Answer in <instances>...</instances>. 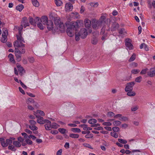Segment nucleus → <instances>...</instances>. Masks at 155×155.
<instances>
[{
  "mask_svg": "<svg viewBox=\"0 0 155 155\" xmlns=\"http://www.w3.org/2000/svg\"><path fill=\"white\" fill-rule=\"evenodd\" d=\"M110 20L109 19H106L105 16L103 15L101 16L99 20H97L95 19L92 20V27L95 30L102 27L101 29V32L103 31L104 33L105 30L104 27L105 24L106 23L108 25L110 23Z\"/></svg>",
  "mask_w": 155,
  "mask_h": 155,
  "instance_id": "1",
  "label": "nucleus"
},
{
  "mask_svg": "<svg viewBox=\"0 0 155 155\" xmlns=\"http://www.w3.org/2000/svg\"><path fill=\"white\" fill-rule=\"evenodd\" d=\"M79 24L83 25V21L78 20L76 21H72L70 23L67 29V34L69 36L72 37L74 36V31L77 30Z\"/></svg>",
  "mask_w": 155,
  "mask_h": 155,
  "instance_id": "2",
  "label": "nucleus"
},
{
  "mask_svg": "<svg viewBox=\"0 0 155 155\" xmlns=\"http://www.w3.org/2000/svg\"><path fill=\"white\" fill-rule=\"evenodd\" d=\"M41 22L44 25H47V28L49 31L51 30L53 28V24L51 20L48 21V18L46 16H42L40 19Z\"/></svg>",
  "mask_w": 155,
  "mask_h": 155,
  "instance_id": "3",
  "label": "nucleus"
},
{
  "mask_svg": "<svg viewBox=\"0 0 155 155\" xmlns=\"http://www.w3.org/2000/svg\"><path fill=\"white\" fill-rule=\"evenodd\" d=\"M15 48V51L18 52L21 54L25 53V44L20 43L18 44L17 41H14L13 44Z\"/></svg>",
  "mask_w": 155,
  "mask_h": 155,
  "instance_id": "4",
  "label": "nucleus"
},
{
  "mask_svg": "<svg viewBox=\"0 0 155 155\" xmlns=\"http://www.w3.org/2000/svg\"><path fill=\"white\" fill-rule=\"evenodd\" d=\"M12 138H10L8 139L5 140L4 138L3 139L1 143V145L3 147H6L8 146L9 144H11L12 143Z\"/></svg>",
  "mask_w": 155,
  "mask_h": 155,
  "instance_id": "5",
  "label": "nucleus"
},
{
  "mask_svg": "<svg viewBox=\"0 0 155 155\" xmlns=\"http://www.w3.org/2000/svg\"><path fill=\"white\" fill-rule=\"evenodd\" d=\"M78 35L81 38H84L87 35V31L85 28H82L79 32Z\"/></svg>",
  "mask_w": 155,
  "mask_h": 155,
  "instance_id": "6",
  "label": "nucleus"
},
{
  "mask_svg": "<svg viewBox=\"0 0 155 155\" xmlns=\"http://www.w3.org/2000/svg\"><path fill=\"white\" fill-rule=\"evenodd\" d=\"M135 84L134 82H131L127 84L125 90L126 91H131L133 90V87Z\"/></svg>",
  "mask_w": 155,
  "mask_h": 155,
  "instance_id": "7",
  "label": "nucleus"
},
{
  "mask_svg": "<svg viewBox=\"0 0 155 155\" xmlns=\"http://www.w3.org/2000/svg\"><path fill=\"white\" fill-rule=\"evenodd\" d=\"M21 25L24 26L25 28L29 26V24L28 22L27 18L25 17L23 18L22 20L21 21Z\"/></svg>",
  "mask_w": 155,
  "mask_h": 155,
  "instance_id": "8",
  "label": "nucleus"
},
{
  "mask_svg": "<svg viewBox=\"0 0 155 155\" xmlns=\"http://www.w3.org/2000/svg\"><path fill=\"white\" fill-rule=\"evenodd\" d=\"M147 75L150 77H153L155 76V67L151 68L150 71L147 72Z\"/></svg>",
  "mask_w": 155,
  "mask_h": 155,
  "instance_id": "9",
  "label": "nucleus"
},
{
  "mask_svg": "<svg viewBox=\"0 0 155 155\" xmlns=\"http://www.w3.org/2000/svg\"><path fill=\"white\" fill-rule=\"evenodd\" d=\"M36 116L38 118L37 121L38 123L40 124H43L45 123L46 120H44L43 117L38 115H36Z\"/></svg>",
  "mask_w": 155,
  "mask_h": 155,
  "instance_id": "10",
  "label": "nucleus"
},
{
  "mask_svg": "<svg viewBox=\"0 0 155 155\" xmlns=\"http://www.w3.org/2000/svg\"><path fill=\"white\" fill-rule=\"evenodd\" d=\"M45 127L47 130H50L51 129V122L49 120H46L45 123Z\"/></svg>",
  "mask_w": 155,
  "mask_h": 155,
  "instance_id": "11",
  "label": "nucleus"
},
{
  "mask_svg": "<svg viewBox=\"0 0 155 155\" xmlns=\"http://www.w3.org/2000/svg\"><path fill=\"white\" fill-rule=\"evenodd\" d=\"M17 40L15 41H17L18 44L20 43H25L23 38L22 37L21 35H17Z\"/></svg>",
  "mask_w": 155,
  "mask_h": 155,
  "instance_id": "12",
  "label": "nucleus"
},
{
  "mask_svg": "<svg viewBox=\"0 0 155 155\" xmlns=\"http://www.w3.org/2000/svg\"><path fill=\"white\" fill-rule=\"evenodd\" d=\"M84 23L85 27L87 28L90 27L91 25V21L88 19H86L84 21Z\"/></svg>",
  "mask_w": 155,
  "mask_h": 155,
  "instance_id": "13",
  "label": "nucleus"
},
{
  "mask_svg": "<svg viewBox=\"0 0 155 155\" xmlns=\"http://www.w3.org/2000/svg\"><path fill=\"white\" fill-rule=\"evenodd\" d=\"M119 27V25L117 23H114L113 24L111 27V30L112 31H115Z\"/></svg>",
  "mask_w": 155,
  "mask_h": 155,
  "instance_id": "14",
  "label": "nucleus"
},
{
  "mask_svg": "<svg viewBox=\"0 0 155 155\" xmlns=\"http://www.w3.org/2000/svg\"><path fill=\"white\" fill-rule=\"evenodd\" d=\"M15 56L16 57V59L18 61H21V54L18 52L17 51H15Z\"/></svg>",
  "mask_w": 155,
  "mask_h": 155,
  "instance_id": "15",
  "label": "nucleus"
},
{
  "mask_svg": "<svg viewBox=\"0 0 155 155\" xmlns=\"http://www.w3.org/2000/svg\"><path fill=\"white\" fill-rule=\"evenodd\" d=\"M65 8L66 10L72 9L73 8L72 5L70 3H68L66 4Z\"/></svg>",
  "mask_w": 155,
  "mask_h": 155,
  "instance_id": "16",
  "label": "nucleus"
},
{
  "mask_svg": "<svg viewBox=\"0 0 155 155\" xmlns=\"http://www.w3.org/2000/svg\"><path fill=\"white\" fill-rule=\"evenodd\" d=\"M140 49H142L143 48H144L145 50L146 51H148L149 50L147 45L144 43L141 44L140 45Z\"/></svg>",
  "mask_w": 155,
  "mask_h": 155,
  "instance_id": "17",
  "label": "nucleus"
},
{
  "mask_svg": "<svg viewBox=\"0 0 155 155\" xmlns=\"http://www.w3.org/2000/svg\"><path fill=\"white\" fill-rule=\"evenodd\" d=\"M71 16L73 18H79L80 16L78 13L77 12H73L71 14Z\"/></svg>",
  "mask_w": 155,
  "mask_h": 155,
  "instance_id": "18",
  "label": "nucleus"
},
{
  "mask_svg": "<svg viewBox=\"0 0 155 155\" xmlns=\"http://www.w3.org/2000/svg\"><path fill=\"white\" fill-rule=\"evenodd\" d=\"M125 45L127 48L129 50L133 49V46L132 45L130 42L128 41H126L125 42Z\"/></svg>",
  "mask_w": 155,
  "mask_h": 155,
  "instance_id": "19",
  "label": "nucleus"
},
{
  "mask_svg": "<svg viewBox=\"0 0 155 155\" xmlns=\"http://www.w3.org/2000/svg\"><path fill=\"white\" fill-rule=\"evenodd\" d=\"M39 114L41 116H45V114L44 112L40 110H37L36 111V112H34L35 115L36 116V115H37V114Z\"/></svg>",
  "mask_w": 155,
  "mask_h": 155,
  "instance_id": "20",
  "label": "nucleus"
},
{
  "mask_svg": "<svg viewBox=\"0 0 155 155\" xmlns=\"http://www.w3.org/2000/svg\"><path fill=\"white\" fill-rule=\"evenodd\" d=\"M13 144L15 147H20L21 146V143L18 141H13Z\"/></svg>",
  "mask_w": 155,
  "mask_h": 155,
  "instance_id": "21",
  "label": "nucleus"
},
{
  "mask_svg": "<svg viewBox=\"0 0 155 155\" xmlns=\"http://www.w3.org/2000/svg\"><path fill=\"white\" fill-rule=\"evenodd\" d=\"M58 26L59 28H60V29L61 31H63L65 30V26L64 25V24L62 22L61 24H60Z\"/></svg>",
  "mask_w": 155,
  "mask_h": 155,
  "instance_id": "22",
  "label": "nucleus"
},
{
  "mask_svg": "<svg viewBox=\"0 0 155 155\" xmlns=\"http://www.w3.org/2000/svg\"><path fill=\"white\" fill-rule=\"evenodd\" d=\"M51 129L52 128L56 129L58 128L60 126L55 123H53L52 124L51 123Z\"/></svg>",
  "mask_w": 155,
  "mask_h": 155,
  "instance_id": "23",
  "label": "nucleus"
},
{
  "mask_svg": "<svg viewBox=\"0 0 155 155\" xmlns=\"http://www.w3.org/2000/svg\"><path fill=\"white\" fill-rule=\"evenodd\" d=\"M8 57L9 58L10 61L13 63H15V60L14 59L13 55L11 54H10L8 55Z\"/></svg>",
  "mask_w": 155,
  "mask_h": 155,
  "instance_id": "24",
  "label": "nucleus"
},
{
  "mask_svg": "<svg viewBox=\"0 0 155 155\" xmlns=\"http://www.w3.org/2000/svg\"><path fill=\"white\" fill-rule=\"evenodd\" d=\"M27 104L31 103L32 104H34L36 105V104H35V101L34 99L32 98H29L28 99V100L27 101Z\"/></svg>",
  "mask_w": 155,
  "mask_h": 155,
  "instance_id": "25",
  "label": "nucleus"
},
{
  "mask_svg": "<svg viewBox=\"0 0 155 155\" xmlns=\"http://www.w3.org/2000/svg\"><path fill=\"white\" fill-rule=\"evenodd\" d=\"M90 5L93 7L96 8L98 5V3L97 2H91L89 3Z\"/></svg>",
  "mask_w": 155,
  "mask_h": 155,
  "instance_id": "26",
  "label": "nucleus"
},
{
  "mask_svg": "<svg viewBox=\"0 0 155 155\" xmlns=\"http://www.w3.org/2000/svg\"><path fill=\"white\" fill-rule=\"evenodd\" d=\"M69 137L74 138H78L79 137V135L77 134H69Z\"/></svg>",
  "mask_w": 155,
  "mask_h": 155,
  "instance_id": "27",
  "label": "nucleus"
},
{
  "mask_svg": "<svg viewBox=\"0 0 155 155\" xmlns=\"http://www.w3.org/2000/svg\"><path fill=\"white\" fill-rule=\"evenodd\" d=\"M8 35V31L5 28L4 29L2 30V36H7Z\"/></svg>",
  "mask_w": 155,
  "mask_h": 155,
  "instance_id": "28",
  "label": "nucleus"
},
{
  "mask_svg": "<svg viewBox=\"0 0 155 155\" xmlns=\"http://www.w3.org/2000/svg\"><path fill=\"white\" fill-rule=\"evenodd\" d=\"M32 3L35 7H38L39 6V3L37 0H31Z\"/></svg>",
  "mask_w": 155,
  "mask_h": 155,
  "instance_id": "29",
  "label": "nucleus"
},
{
  "mask_svg": "<svg viewBox=\"0 0 155 155\" xmlns=\"http://www.w3.org/2000/svg\"><path fill=\"white\" fill-rule=\"evenodd\" d=\"M126 92H127V95L129 96H134L136 94L135 93L134 91H132Z\"/></svg>",
  "mask_w": 155,
  "mask_h": 155,
  "instance_id": "30",
  "label": "nucleus"
},
{
  "mask_svg": "<svg viewBox=\"0 0 155 155\" xmlns=\"http://www.w3.org/2000/svg\"><path fill=\"white\" fill-rule=\"evenodd\" d=\"M8 146V149L9 150H11L12 151H15L16 150V149L15 148V146L11 144H9Z\"/></svg>",
  "mask_w": 155,
  "mask_h": 155,
  "instance_id": "31",
  "label": "nucleus"
},
{
  "mask_svg": "<svg viewBox=\"0 0 155 155\" xmlns=\"http://www.w3.org/2000/svg\"><path fill=\"white\" fill-rule=\"evenodd\" d=\"M71 130L74 132L80 133L81 132L80 129L78 128H71Z\"/></svg>",
  "mask_w": 155,
  "mask_h": 155,
  "instance_id": "32",
  "label": "nucleus"
},
{
  "mask_svg": "<svg viewBox=\"0 0 155 155\" xmlns=\"http://www.w3.org/2000/svg\"><path fill=\"white\" fill-rule=\"evenodd\" d=\"M54 23L55 24L57 25H59L60 24H61L62 22L60 21L59 18L55 19L54 20Z\"/></svg>",
  "mask_w": 155,
  "mask_h": 155,
  "instance_id": "33",
  "label": "nucleus"
},
{
  "mask_svg": "<svg viewBox=\"0 0 155 155\" xmlns=\"http://www.w3.org/2000/svg\"><path fill=\"white\" fill-rule=\"evenodd\" d=\"M136 55L135 54H133L130 58L129 60V61L131 62L135 59Z\"/></svg>",
  "mask_w": 155,
  "mask_h": 155,
  "instance_id": "34",
  "label": "nucleus"
},
{
  "mask_svg": "<svg viewBox=\"0 0 155 155\" xmlns=\"http://www.w3.org/2000/svg\"><path fill=\"white\" fill-rule=\"evenodd\" d=\"M7 40V36H2L1 39V41L3 43L6 42Z\"/></svg>",
  "mask_w": 155,
  "mask_h": 155,
  "instance_id": "35",
  "label": "nucleus"
},
{
  "mask_svg": "<svg viewBox=\"0 0 155 155\" xmlns=\"http://www.w3.org/2000/svg\"><path fill=\"white\" fill-rule=\"evenodd\" d=\"M88 122L91 124H94L96 123L97 120L94 119H92L89 120Z\"/></svg>",
  "mask_w": 155,
  "mask_h": 155,
  "instance_id": "36",
  "label": "nucleus"
},
{
  "mask_svg": "<svg viewBox=\"0 0 155 155\" xmlns=\"http://www.w3.org/2000/svg\"><path fill=\"white\" fill-rule=\"evenodd\" d=\"M115 114L112 112H109L107 113V116L108 117H114Z\"/></svg>",
  "mask_w": 155,
  "mask_h": 155,
  "instance_id": "37",
  "label": "nucleus"
},
{
  "mask_svg": "<svg viewBox=\"0 0 155 155\" xmlns=\"http://www.w3.org/2000/svg\"><path fill=\"white\" fill-rule=\"evenodd\" d=\"M30 128L32 130H36L38 129V127L33 125H31L29 126Z\"/></svg>",
  "mask_w": 155,
  "mask_h": 155,
  "instance_id": "38",
  "label": "nucleus"
},
{
  "mask_svg": "<svg viewBox=\"0 0 155 155\" xmlns=\"http://www.w3.org/2000/svg\"><path fill=\"white\" fill-rule=\"evenodd\" d=\"M84 146L86 148H88L91 149H93V147L89 144L87 143H85L83 144Z\"/></svg>",
  "mask_w": 155,
  "mask_h": 155,
  "instance_id": "39",
  "label": "nucleus"
},
{
  "mask_svg": "<svg viewBox=\"0 0 155 155\" xmlns=\"http://www.w3.org/2000/svg\"><path fill=\"white\" fill-rule=\"evenodd\" d=\"M29 21L31 24L33 25H35L34 20L32 18L30 17H29Z\"/></svg>",
  "mask_w": 155,
  "mask_h": 155,
  "instance_id": "40",
  "label": "nucleus"
},
{
  "mask_svg": "<svg viewBox=\"0 0 155 155\" xmlns=\"http://www.w3.org/2000/svg\"><path fill=\"white\" fill-rule=\"evenodd\" d=\"M55 3L57 6H60L62 4V2L60 0H55Z\"/></svg>",
  "mask_w": 155,
  "mask_h": 155,
  "instance_id": "41",
  "label": "nucleus"
},
{
  "mask_svg": "<svg viewBox=\"0 0 155 155\" xmlns=\"http://www.w3.org/2000/svg\"><path fill=\"white\" fill-rule=\"evenodd\" d=\"M140 71V70L136 69H133L131 71V73L132 74H135L138 73Z\"/></svg>",
  "mask_w": 155,
  "mask_h": 155,
  "instance_id": "42",
  "label": "nucleus"
},
{
  "mask_svg": "<svg viewBox=\"0 0 155 155\" xmlns=\"http://www.w3.org/2000/svg\"><path fill=\"white\" fill-rule=\"evenodd\" d=\"M121 122L118 120H115L113 123V125L114 126H118L121 124Z\"/></svg>",
  "mask_w": 155,
  "mask_h": 155,
  "instance_id": "43",
  "label": "nucleus"
},
{
  "mask_svg": "<svg viewBox=\"0 0 155 155\" xmlns=\"http://www.w3.org/2000/svg\"><path fill=\"white\" fill-rule=\"evenodd\" d=\"M148 70L147 68H146L142 70L140 72L141 74H144L147 73V71Z\"/></svg>",
  "mask_w": 155,
  "mask_h": 155,
  "instance_id": "44",
  "label": "nucleus"
},
{
  "mask_svg": "<svg viewBox=\"0 0 155 155\" xmlns=\"http://www.w3.org/2000/svg\"><path fill=\"white\" fill-rule=\"evenodd\" d=\"M24 8L23 5L22 4L19 5L16 7V10H23Z\"/></svg>",
  "mask_w": 155,
  "mask_h": 155,
  "instance_id": "45",
  "label": "nucleus"
},
{
  "mask_svg": "<svg viewBox=\"0 0 155 155\" xmlns=\"http://www.w3.org/2000/svg\"><path fill=\"white\" fill-rule=\"evenodd\" d=\"M118 141L119 142L123 144H126L127 143L126 140L122 139H118Z\"/></svg>",
  "mask_w": 155,
  "mask_h": 155,
  "instance_id": "46",
  "label": "nucleus"
},
{
  "mask_svg": "<svg viewBox=\"0 0 155 155\" xmlns=\"http://www.w3.org/2000/svg\"><path fill=\"white\" fill-rule=\"evenodd\" d=\"M18 71L19 72V74L20 73L22 74L23 71H24V69L23 67H21L20 66L18 67Z\"/></svg>",
  "mask_w": 155,
  "mask_h": 155,
  "instance_id": "47",
  "label": "nucleus"
},
{
  "mask_svg": "<svg viewBox=\"0 0 155 155\" xmlns=\"http://www.w3.org/2000/svg\"><path fill=\"white\" fill-rule=\"evenodd\" d=\"M25 141L28 144L31 145L32 143V141L30 140V138L29 137L26 139Z\"/></svg>",
  "mask_w": 155,
  "mask_h": 155,
  "instance_id": "48",
  "label": "nucleus"
},
{
  "mask_svg": "<svg viewBox=\"0 0 155 155\" xmlns=\"http://www.w3.org/2000/svg\"><path fill=\"white\" fill-rule=\"evenodd\" d=\"M59 131L62 134H64L65 133L66 130L64 128H59L58 129Z\"/></svg>",
  "mask_w": 155,
  "mask_h": 155,
  "instance_id": "49",
  "label": "nucleus"
},
{
  "mask_svg": "<svg viewBox=\"0 0 155 155\" xmlns=\"http://www.w3.org/2000/svg\"><path fill=\"white\" fill-rule=\"evenodd\" d=\"M142 78L141 76L137 77L135 79V81L137 82L140 83L141 81Z\"/></svg>",
  "mask_w": 155,
  "mask_h": 155,
  "instance_id": "50",
  "label": "nucleus"
},
{
  "mask_svg": "<svg viewBox=\"0 0 155 155\" xmlns=\"http://www.w3.org/2000/svg\"><path fill=\"white\" fill-rule=\"evenodd\" d=\"M34 21L35 25L36 23L38 24V23H39L41 22L40 18L38 17H36L35 18Z\"/></svg>",
  "mask_w": 155,
  "mask_h": 155,
  "instance_id": "51",
  "label": "nucleus"
},
{
  "mask_svg": "<svg viewBox=\"0 0 155 155\" xmlns=\"http://www.w3.org/2000/svg\"><path fill=\"white\" fill-rule=\"evenodd\" d=\"M37 26L41 30H42L44 28V26L41 23V22L38 23Z\"/></svg>",
  "mask_w": 155,
  "mask_h": 155,
  "instance_id": "52",
  "label": "nucleus"
},
{
  "mask_svg": "<svg viewBox=\"0 0 155 155\" xmlns=\"http://www.w3.org/2000/svg\"><path fill=\"white\" fill-rule=\"evenodd\" d=\"M111 135L114 137L115 138H117L118 137V135L116 133H115L114 132H111L110 133Z\"/></svg>",
  "mask_w": 155,
  "mask_h": 155,
  "instance_id": "53",
  "label": "nucleus"
},
{
  "mask_svg": "<svg viewBox=\"0 0 155 155\" xmlns=\"http://www.w3.org/2000/svg\"><path fill=\"white\" fill-rule=\"evenodd\" d=\"M119 130V128L117 127H114L112 128V130L114 132H118Z\"/></svg>",
  "mask_w": 155,
  "mask_h": 155,
  "instance_id": "54",
  "label": "nucleus"
},
{
  "mask_svg": "<svg viewBox=\"0 0 155 155\" xmlns=\"http://www.w3.org/2000/svg\"><path fill=\"white\" fill-rule=\"evenodd\" d=\"M119 120L122 121H125L127 120V118L125 117H121L120 118H119Z\"/></svg>",
  "mask_w": 155,
  "mask_h": 155,
  "instance_id": "55",
  "label": "nucleus"
},
{
  "mask_svg": "<svg viewBox=\"0 0 155 155\" xmlns=\"http://www.w3.org/2000/svg\"><path fill=\"white\" fill-rule=\"evenodd\" d=\"M103 124L104 126H110L112 125L111 123L110 122H105L103 123Z\"/></svg>",
  "mask_w": 155,
  "mask_h": 155,
  "instance_id": "56",
  "label": "nucleus"
},
{
  "mask_svg": "<svg viewBox=\"0 0 155 155\" xmlns=\"http://www.w3.org/2000/svg\"><path fill=\"white\" fill-rule=\"evenodd\" d=\"M93 135L91 134H87L85 135V137L87 138H90L92 137Z\"/></svg>",
  "mask_w": 155,
  "mask_h": 155,
  "instance_id": "57",
  "label": "nucleus"
},
{
  "mask_svg": "<svg viewBox=\"0 0 155 155\" xmlns=\"http://www.w3.org/2000/svg\"><path fill=\"white\" fill-rule=\"evenodd\" d=\"M28 59L29 62L31 63H33L34 61V59L33 57H29Z\"/></svg>",
  "mask_w": 155,
  "mask_h": 155,
  "instance_id": "58",
  "label": "nucleus"
},
{
  "mask_svg": "<svg viewBox=\"0 0 155 155\" xmlns=\"http://www.w3.org/2000/svg\"><path fill=\"white\" fill-rule=\"evenodd\" d=\"M51 133L52 134H56L58 133V131L56 130H52L51 131Z\"/></svg>",
  "mask_w": 155,
  "mask_h": 155,
  "instance_id": "59",
  "label": "nucleus"
},
{
  "mask_svg": "<svg viewBox=\"0 0 155 155\" xmlns=\"http://www.w3.org/2000/svg\"><path fill=\"white\" fill-rule=\"evenodd\" d=\"M21 134L22 136H24V138L26 139H27L29 136L27 135V134L25 133H21Z\"/></svg>",
  "mask_w": 155,
  "mask_h": 155,
  "instance_id": "60",
  "label": "nucleus"
},
{
  "mask_svg": "<svg viewBox=\"0 0 155 155\" xmlns=\"http://www.w3.org/2000/svg\"><path fill=\"white\" fill-rule=\"evenodd\" d=\"M19 82L20 83V84L21 86L24 88H27V86L25 85L21 80H19Z\"/></svg>",
  "mask_w": 155,
  "mask_h": 155,
  "instance_id": "61",
  "label": "nucleus"
},
{
  "mask_svg": "<svg viewBox=\"0 0 155 155\" xmlns=\"http://www.w3.org/2000/svg\"><path fill=\"white\" fill-rule=\"evenodd\" d=\"M62 152V149H60L58 150L57 152L56 155H61Z\"/></svg>",
  "mask_w": 155,
  "mask_h": 155,
  "instance_id": "62",
  "label": "nucleus"
},
{
  "mask_svg": "<svg viewBox=\"0 0 155 155\" xmlns=\"http://www.w3.org/2000/svg\"><path fill=\"white\" fill-rule=\"evenodd\" d=\"M69 146L70 145L69 143H66L64 145V147L67 149L69 148Z\"/></svg>",
  "mask_w": 155,
  "mask_h": 155,
  "instance_id": "63",
  "label": "nucleus"
},
{
  "mask_svg": "<svg viewBox=\"0 0 155 155\" xmlns=\"http://www.w3.org/2000/svg\"><path fill=\"white\" fill-rule=\"evenodd\" d=\"M125 30L124 28H121V29L119 31V34H124V32Z\"/></svg>",
  "mask_w": 155,
  "mask_h": 155,
  "instance_id": "64",
  "label": "nucleus"
}]
</instances>
